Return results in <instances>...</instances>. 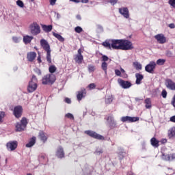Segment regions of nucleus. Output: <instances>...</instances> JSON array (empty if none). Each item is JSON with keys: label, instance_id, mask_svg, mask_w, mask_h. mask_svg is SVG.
<instances>
[{"label": "nucleus", "instance_id": "1", "mask_svg": "<svg viewBox=\"0 0 175 175\" xmlns=\"http://www.w3.org/2000/svg\"><path fill=\"white\" fill-rule=\"evenodd\" d=\"M122 39L108 40L103 42V46L109 50H121Z\"/></svg>", "mask_w": 175, "mask_h": 175}, {"label": "nucleus", "instance_id": "2", "mask_svg": "<svg viewBox=\"0 0 175 175\" xmlns=\"http://www.w3.org/2000/svg\"><path fill=\"white\" fill-rule=\"evenodd\" d=\"M40 43L41 47L46 53V59L48 64H51V49L50 48V44L44 39H41Z\"/></svg>", "mask_w": 175, "mask_h": 175}, {"label": "nucleus", "instance_id": "3", "mask_svg": "<svg viewBox=\"0 0 175 175\" xmlns=\"http://www.w3.org/2000/svg\"><path fill=\"white\" fill-rule=\"evenodd\" d=\"M38 89V79L36 76L33 75L31 80L29 82V85L27 86L28 92H34Z\"/></svg>", "mask_w": 175, "mask_h": 175}, {"label": "nucleus", "instance_id": "4", "mask_svg": "<svg viewBox=\"0 0 175 175\" xmlns=\"http://www.w3.org/2000/svg\"><path fill=\"white\" fill-rule=\"evenodd\" d=\"M28 124V121L26 118H23L21 122H17L16 124V132H23L27 128V125Z\"/></svg>", "mask_w": 175, "mask_h": 175}, {"label": "nucleus", "instance_id": "5", "mask_svg": "<svg viewBox=\"0 0 175 175\" xmlns=\"http://www.w3.org/2000/svg\"><path fill=\"white\" fill-rule=\"evenodd\" d=\"M29 29L31 35L33 36H36V35L40 33V26L36 22H33L30 25Z\"/></svg>", "mask_w": 175, "mask_h": 175}, {"label": "nucleus", "instance_id": "6", "mask_svg": "<svg viewBox=\"0 0 175 175\" xmlns=\"http://www.w3.org/2000/svg\"><path fill=\"white\" fill-rule=\"evenodd\" d=\"M121 50H133V44L129 40L122 39Z\"/></svg>", "mask_w": 175, "mask_h": 175}, {"label": "nucleus", "instance_id": "7", "mask_svg": "<svg viewBox=\"0 0 175 175\" xmlns=\"http://www.w3.org/2000/svg\"><path fill=\"white\" fill-rule=\"evenodd\" d=\"M55 81V75L51 74L46 75L42 78V84L44 85L47 84H53Z\"/></svg>", "mask_w": 175, "mask_h": 175}, {"label": "nucleus", "instance_id": "8", "mask_svg": "<svg viewBox=\"0 0 175 175\" xmlns=\"http://www.w3.org/2000/svg\"><path fill=\"white\" fill-rule=\"evenodd\" d=\"M85 133L93 139H96L97 140H105V137H103V135H100L95 131L88 130L85 131Z\"/></svg>", "mask_w": 175, "mask_h": 175}, {"label": "nucleus", "instance_id": "9", "mask_svg": "<svg viewBox=\"0 0 175 175\" xmlns=\"http://www.w3.org/2000/svg\"><path fill=\"white\" fill-rule=\"evenodd\" d=\"M118 83L122 88H124V90H128V88H131V86L132 85V83H131V81H124L121 78L118 79Z\"/></svg>", "mask_w": 175, "mask_h": 175}, {"label": "nucleus", "instance_id": "10", "mask_svg": "<svg viewBox=\"0 0 175 175\" xmlns=\"http://www.w3.org/2000/svg\"><path fill=\"white\" fill-rule=\"evenodd\" d=\"M157 67V63L155 62H150V63L145 66V70L148 73H154L155 68Z\"/></svg>", "mask_w": 175, "mask_h": 175}, {"label": "nucleus", "instance_id": "11", "mask_svg": "<svg viewBox=\"0 0 175 175\" xmlns=\"http://www.w3.org/2000/svg\"><path fill=\"white\" fill-rule=\"evenodd\" d=\"M13 114L16 118H20L23 116V107L18 105L14 108Z\"/></svg>", "mask_w": 175, "mask_h": 175}, {"label": "nucleus", "instance_id": "12", "mask_svg": "<svg viewBox=\"0 0 175 175\" xmlns=\"http://www.w3.org/2000/svg\"><path fill=\"white\" fill-rule=\"evenodd\" d=\"M17 146H18L17 141H10L6 144L8 151H14L17 148Z\"/></svg>", "mask_w": 175, "mask_h": 175}, {"label": "nucleus", "instance_id": "13", "mask_svg": "<svg viewBox=\"0 0 175 175\" xmlns=\"http://www.w3.org/2000/svg\"><path fill=\"white\" fill-rule=\"evenodd\" d=\"M139 117L123 116L121 118L122 122H136L139 121Z\"/></svg>", "mask_w": 175, "mask_h": 175}, {"label": "nucleus", "instance_id": "14", "mask_svg": "<svg viewBox=\"0 0 175 175\" xmlns=\"http://www.w3.org/2000/svg\"><path fill=\"white\" fill-rule=\"evenodd\" d=\"M165 86L168 90H171V91H175V83L170 79H167L165 80Z\"/></svg>", "mask_w": 175, "mask_h": 175}, {"label": "nucleus", "instance_id": "15", "mask_svg": "<svg viewBox=\"0 0 175 175\" xmlns=\"http://www.w3.org/2000/svg\"><path fill=\"white\" fill-rule=\"evenodd\" d=\"M154 39H156L160 44H163L166 42V37H165V35L162 33L154 36Z\"/></svg>", "mask_w": 175, "mask_h": 175}, {"label": "nucleus", "instance_id": "16", "mask_svg": "<svg viewBox=\"0 0 175 175\" xmlns=\"http://www.w3.org/2000/svg\"><path fill=\"white\" fill-rule=\"evenodd\" d=\"M119 13L124 17V18H129V10L128 8L124 7L119 8Z\"/></svg>", "mask_w": 175, "mask_h": 175}, {"label": "nucleus", "instance_id": "17", "mask_svg": "<svg viewBox=\"0 0 175 175\" xmlns=\"http://www.w3.org/2000/svg\"><path fill=\"white\" fill-rule=\"evenodd\" d=\"M86 94H87V90H85V88H81V90L78 92V94L77 95V100L80 102V100H81V99H83V98L85 96Z\"/></svg>", "mask_w": 175, "mask_h": 175}, {"label": "nucleus", "instance_id": "18", "mask_svg": "<svg viewBox=\"0 0 175 175\" xmlns=\"http://www.w3.org/2000/svg\"><path fill=\"white\" fill-rule=\"evenodd\" d=\"M56 157L62 159V158H65V152H64V148L62 146H59L56 151Z\"/></svg>", "mask_w": 175, "mask_h": 175}, {"label": "nucleus", "instance_id": "19", "mask_svg": "<svg viewBox=\"0 0 175 175\" xmlns=\"http://www.w3.org/2000/svg\"><path fill=\"white\" fill-rule=\"evenodd\" d=\"M161 159L163 161H173V159H175V154H164V153H163L161 155Z\"/></svg>", "mask_w": 175, "mask_h": 175}, {"label": "nucleus", "instance_id": "20", "mask_svg": "<svg viewBox=\"0 0 175 175\" xmlns=\"http://www.w3.org/2000/svg\"><path fill=\"white\" fill-rule=\"evenodd\" d=\"M36 58V52L27 53V59L29 62H33Z\"/></svg>", "mask_w": 175, "mask_h": 175}, {"label": "nucleus", "instance_id": "21", "mask_svg": "<svg viewBox=\"0 0 175 175\" xmlns=\"http://www.w3.org/2000/svg\"><path fill=\"white\" fill-rule=\"evenodd\" d=\"M135 78H136L135 84H137V85L142 84V81L143 80V79H144V75L140 73H136Z\"/></svg>", "mask_w": 175, "mask_h": 175}, {"label": "nucleus", "instance_id": "22", "mask_svg": "<svg viewBox=\"0 0 175 175\" xmlns=\"http://www.w3.org/2000/svg\"><path fill=\"white\" fill-rule=\"evenodd\" d=\"M36 143V137H32L29 141V143L26 144V147L27 148H29L31 147H33V146H35V144Z\"/></svg>", "mask_w": 175, "mask_h": 175}, {"label": "nucleus", "instance_id": "23", "mask_svg": "<svg viewBox=\"0 0 175 175\" xmlns=\"http://www.w3.org/2000/svg\"><path fill=\"white\" fill-rule=\"evenodd\" d=\"M33 39V36H23V42L25 44H28V43H31Z\"/></svg>", "mask_w": 175, "mask_h": 175}, {"label": "nucleus", "instance_id": "24", "mask_svg": "<svg viewBox=\"0 0 175 175\" xmlns=\"http://www.w3.org/2000/svg\"><path fill=\"white\" fill-rule=\"evenodd\" d=\"M150 144L152 146V147L158 148L159 147V141H158L157 138L152 137L150 139Z\"/></svg>", "mask_w": 175, "mask_h": 175}, {"label": "nucleus", "instance_id": "25", "mask_svg": "<svg viewBox=\"0 0 175 175\" xmlns=\"http://www.w3.org/2000/svg\"><path fill=\"white\" fill-rule=\"evenodd\" d=\"M167 135L169 139H172V137H175V127H172L168 130Z\"/></svg>", "mask_w": 175, "mask_h": 175}, {"label": "nucleus", "instance_id": "26", "mask_svg": "<svg viewBox=\"0 0 175 175\" xmlns=\"http://www.w3.org/2000/svg\"><path fill=\"white\" fill-rule=\"evenodd\" d=\"M42 28L44 32H51L53 31V25H42Z\"/></svg>", "mask_w": 175, "mask_h": 175}, {"label": "nucleus", "instance_id": "27", "mask_svg": "<svg viewBox=\"0 0 175 175\" xmlns=\"http://www.w3.org/2000/svg\"><path fill=\"white\" fill-rule=\"evenodd\" d=\"M115 75L116 76H118L119 77H122V79H126L128 78V75L127 74H124L122 75L121 73V70H118V69H116L115 70Z\"/></svg>", "mask_w": 175, "mask_h": 175}, {"label": "nucleus", "instance_id": "28", "mask_svg": "<svg viewBox=\"0 0 175 175\" xmlns=\"http://www.w3.org/2000/svg\"><path fill=\"white\" fill-rule=\"evenodd\" d=\"M75 62H77V64H82L83 61H84V57H83V55H77L75 58Z\"/></svg>", "mask_w": 175, "mask_h": 175}, {"label": "nucleus", "instance_id": "29", "mask_svg": "<svg viewBox=\"0 0 175 175\" xmlns=\"http://www.w3.org/2000/svg\"><path fill=\"white\" fill-rule=\"evenodd\" d=\"M133 66L136 69V70H142V69H143L142 64L138 62H134L133 63Z\"/></svg>", "mask_w": 175, "mask_h": 175}, {"label": "nucleus", "instance_id": "30", "mask_svg": "<svg viewBox=\"0 0 175 175\" xmlns=\"http://www.w3.org/2000/svg\"><path fill=\"white\" fill-rule=\"evenodd\" d=\"M53 36L56 38L59 42H65V38L61 36V34L57 33L55 32H53Z\"/></svg>", "mask_w": 175, "mask_h": 175}, {"label": "nucleus", "instance_id": "31", "mask_svg": "<svg viewBox=\"0 0 175 175\" xmlns=\"http://www.w3.org/2000/svg\"><path fill=\"white\" fill-rule=\"evenodd\" d=\"M144 102L146 104V105H145L146 109H151V107L152 106L151 105V98H148L145 99Z\"/></svg>", "mask_w": 175, "mask_h": 175}, {"label": "nucleus", "instance_id": "32", "mask_svg": "<svg viewBox=\"0 0 175 175\" xmlns=\"http://www.w3.org/2000/svg\"><path fill=\"white\" fill-rule=\"evenodd\" d=\"M39 137L40 138V139L44 142V143L45 142H47V137L44 135V132L43 131H40L39 133Z\"/></svg>", "mask_w": 175, "mask_h": 175}, {"label": "nucleus", "instance_id": "33", "mask_svg": "<svg viewBox=\"0 0 175 175\" xmlns=\"http://www.w3.org/2000/svg\"><path fill=\"white\" fill-rule=\"evenodd\" d=\"M101 68L104 70L105 75H107V63H106V62L102 63Z\"/></svg>", "mask_w": 175, "mask_h": 175}, {"label": "nucleus", "instance_id": "34", "mask_svg": "<svg viewBox=\"0 0 175 175\" xmlns=\"http://www.w3.org/2000/svg\"><path fill=\"white\" fill-rule=\"evenodd\" d=\"M49 70L50 73H55V72L57 70V67H55V66H54V65H51L49 67Z\"/></svg>", "mask_w": 175, "mask_h": 175}, {"label": "nucleus", "instance_id": "35", "mask_svg": "<svg viewBox=\"0 0 175 175\" xmlns=\"http://www.w3.org/2000/svg\"><path fill=\"white\" fill-rule=\"evenodd\" d=\"M6 116V113L5 111H0V122H3V119Z\"/></svg>", "mask_w": 175, "mask_h": 175}, {"label": "nucleus", "instance_id": "36", "mask_svg": "<svg viewBox=\"0 0 175 175\" xmlns=\"http://www.w3.org/2000/svg\"><path fill=\"white\" fill-rule=\"evenodd\" d=\"M165 62H166V60L165 59H159L157 61V65H165Z\"/></svg>", "mask_w": 175, "mask_h": 175}, {"label": "nucleus", "instance_id": "37", "mask_svg": "<svg viewBox=\"0 0 175 175\" xmlns=\"http://www.w3.org/2000/svg\"><path fill=\"white\" fill-rule=\"evenodd\" d=\"M88 69L90 72H95V66L90 64L88 66Z\"/></svg>", "mask_w": 175, "mask_h": 175}, {"label": "nucleus", "instance_id": "38", "mask_svg": "<svg viewBox=\"0 0 175 175\" xmlns=\"http://www.w3.org/2000/svg\"><path fill=\"white\" fill-rule=\"evenodd\" d=\"M75 32H77V33H81V31H83V28H81V27L80 26H78L75 28Z\"/></svg>", "mask_w": 175, "mask_h": 175}, {"label": "nucleus", "instance_id": "39", "mask_svg": "<svg viewBox=\"0 0 175 175\" xmlns=\"http://www.w3.org/2000/svg\"><path fill=\"white\" fill-rule=\"evenodd\" d=\"M16 5L19 6V8H24V3L21 0H18L16 1Z\"/></svg>", "mask_w": 175, "mask_h": 175}, {"label": "nucleus", "instance_id": "40", "mask_svg": "<svg viewBox=\"0 0 175 175\" xmlns=\"http://www.w3.org/2000/svg\"><path fill=\"white\" fill-rule=\"evenodd\" d=\"M107 121L110 122L111 124H114V118L113 116H108L107 118Z\"/></svg>", "mask_w": 175, "mask_h": 175}, {"label": "nucleus", "instance_id": "41", "mask_svg": "<svg viewBox=\"0 0 175 175\" xmlns=\"http://www.w3.org/2000/svg\"><path fill=\"white\" fill-rule=\"evenodd\" d=\"M165 55L168 57V58H172V57H173V52L170 51H167Z\"/></svg>", "mask_w": 175, "mask_h": 175}, {"label": "nucleus", "instance_id": "42", "mask_svg": "<svg viewBox=\"0 0 175 175\" xmlns=\"http://www.w3.org/2000/svg\"><path fill=\"white\" fill-rule=\"evenodd\" d=\"M66 117L70 120H75V116H73V115L70 113H66Z\"/></svg>", "mask_w": 175, "mask_h": 175}, {"label": "nucleus", "instance_id": "43", "mask_svg": "<svg viewBox=\"0 0 175 175\" xmlns=\"http://www.w3.org/2000/svg\"><path fill=\"white\" fill-rule=\"evenodd\" d=\"M12 40L14 43H19L20 42V38L14 36L12 37Z\"/></svg>", "mask_w": 175, "mask_h": 175}, {"label": "nucleus", "instance_id": "44", "mask_svg": "<svg viewBox=\"0 0 175 175\" xmlns=\"http://www.w3.org/2000/svg\"><path fill=\"white\" fill-rule=\"evenodd\" d=\"M161 96L163 97V98H166V96H167V92H166V90H163V91H162V92H161Z\"/></svg>", "mask_w": 175, "mask_h": 175}, {"label": "nucleus", "instance_id": "45", "mask_svg": "<svg viewBox=\"0 0 175 175\" xmlns=\"http://www.w3.org/2000/svg\"><path fill=\"white\" fill-rule=\"evenodd\" d=\"M96 87V85H95V83H90L88 85V88H90V90H94Z\"/></svg>", "mask_w": 175, "mask_h": 175}, {"label": "nucleus", "instance_id": "46", "mask_svg": "<svg viewBox=\"0 0 175 175\" xmlns=\"http://www.w3.org/2000/svg\"><path fill=\"white\" fill-rule=\"evenodd\" d=\"M109 3H111V5L114 6V5H116L117 2H118V0H109Z\"/></svg>", "mask_w": 175, "mask_h": 175}, {"label": "nucleus", "instance_id": "47", "mask_svg": "<svg viewBox=\"0 0 175 175\" xmlns=\"http://www.w3.org/2000/svg\"><path fill=\"white\" fill-rule=\"evenodd\" d=\"M169 3L171 6L175 8V0H170Z\"/></svg>", "mask_w": 175, "mask_h": 175}, {"label": "nucleus", "instance_id": "48", "mask_svg": "<svg viewBox=\"0 0 175 175\" xmlns=\"http://www.w3.org/2000/svg\"><path fill=\"white\" fill-rule=\"evenodd\" d=\"M102 59L104 62H106V61H109V57L105 55L102 56Z\"/></svg>", "mask_w": 175, "mask_h": 175}, {"label": "nucleus", "instance_id": "49", "mask_svg": "<svg viewBox=\"0 0 175 175\" xmlns=\"http://www.w3.org/2000/svg\"><path fill=\"white\" fill-rule=\"evenodd\" d=\"M171 105H172V106H173L174 107H175V94H174V96L173 98H172V101H171Z\"/></svg>", "mask_w": 175, "mask_h": 175}, {"label": "nucleus", "instance_id": "50", "mask_svg": "<svg viewBox=\"0 0 175 175\" xmlns=\"http://www.w3.org/2000/svg\"><path fill=\"white\" fill-rule=\"evenodd\" d=\"M64 102H66V103H68V104L72 103V100L69 98H66L64 100Z\"/></svg>", "mask_w": 175, "mask_h": 175}, {"label": "nucleus", "instance_id": "51", "mask_svg": "<svg viewBox=\"0 0 175 175\" xmlns=\"http://www.w3.org/2000/svg\"><path fill=\"white\" fill-rule=\"evenodd\" d=\"M49 2L51 6H54V5H55V3L57 2V0H49Z\"/></svg>", "mask_w": 175, "mask_h": 175}, {"label": "nucleus", "instance_id": "52", "mask_svg": "<svg viewBox=\"0 0 175 175\" xmlns=\"http://www.w3.org/2000/svg\"><path fill=\"white\" fill-rule=\"evenodd\" d=\"M169 28H171V29H174L175 28V25L174 23H171L168 25Z\"/></svg>", "mask_w": 175, "mask_h": 175}, {"label": "nucleus", "instance_id": "53", "mask_svg": "<svg viewBox=\"0 0 175 175\" xmlns=\"http://www.w3.org/2000/svg\"><path fill=\"white\" fill-rule=\"evenodd\" d=\"M96 154H103V150L100 149L96 151Z\"/></svg>", "mask_w": 175, "mask_h": 175}, {"label": "nucleus", "instance_id": "54", "mask_svg": "<svg viewBox=\"0 0 175 175\" xmlns=\"http://www.w3.org/2000/svg\"><path fill=\"white\" fill-rule=\"evenodd\" d=\"M120 158H124V152H120L118 153Z\"/></svg>", "mask_w": 175, "mask_h": 175}, {"label": "nucleus", "instance_id": "55", "mask_svg": "<svg viewBox=\"0 0 175 175\" xmlns=\"http://www.w3.org/2000/svg\"><path fill=\"white\" fill-rule=\"evenodd\" d=\"M40 159H46V154H41L40 156Z\"/></svg>", "mask_w": 175, "mask_h": 175}, {"label": "nucleus", "instance_id": "56", "mask_svg": "<svg viewBox=\"0 0 175 175\" xmlns=\"http://www.w3.org/2000/svg\"><path fill=\"white\" fill-rule=\"evenodd\" d=\"M120 72L122 73V75H126L125 72V70H124V68H120Z\"/></svg>", "mask_w": 175, "mask_h": 175}, {"label": "nucleus", "instance_id": "57", "mask_svg": "<svg viewBox=\"0 0 175 175\" xmlns=\"http://www.w3.org/2000/svg\"><path fill=\"white\" fill-rule=\"evenodd\" d=\"M172 122H175V116L170 118V120Z\"/></svg>", "mask_w": 175, "mask_h": 175}, {"label": "nucleus", "instance_id": "58", "mask_svg": "<svg viewBox=\"0 0 175 175\" xmlns=\"http://www.w3.org/2000/svg\"><path fill=\"white\" fill-rule=\"evenodd\" d=\"M71 2H75V3H79L80 0H70Z\"/></svg>", "mask_w": 175, "mask_h": 175}, {"label": "nucleus", "instance_id": "59", "mask_svg": "<svg viewBox=\"0 0 175 175\" xmlns=\"http://www.w3.org/2000/svg\"><path fill=\"white\" fill-rule=\"evenodd\" d=\"M76 18L77 20H81V16L80 14L77 15Z\"/></svg>", "mask_w": 175, "mask_h": 175}, {"label": "nucleus", "instance_id": "60", "mask_svg": "<svg viewBox=\"0 0 175 175\" xmlns=\"http://www.w3.org/2000/svg\"><path fill=\"white\" fill-rule=\"evenodd\" d=\"M82 3H88V0H81Z\"/></svg>", "mask_w": 175, "mask_h": 175}, {"label": "nucleus", "instance_id": "61", "mask_svg": "<svg viewBox=\"0 0 175 175\" xmlns=\"http://www.w3.org/2000/svg\"><path fill=\"white\" fill-rule=\"evenodd\" d=\"M77 55H81V49H79L78 50V54H77Z\"/></svg>", "mask_w": 175, "mask_h": 175}, {"label": "nucleus", "instance_id": "62", "mask_svg": "<svg viewBox=\"0 0 175 175\" xmlns=\"http://www.w3.org/2000/svg\"><path fill=\"white\" fill-rule=\"evenodd\" d=\"M136 102H140V100H143V98H135Z\"/></svg>", "mask_w": 175, "mask_h": 175}, {"label": "nucleus", "instance_id": "63", "mask_svg": "<svg viewBox=\"0 0 175 175\" xmlns=\"http://www.w3.org/2000/svg\"><path fill=\"white\" fill-rule=\"evenodd\" d=\"M161 142H163V143H167V139H163L161 140Z\"/></svg>", "mask_w": 175, "mask_h": 175}, {"label": "nucleus", "instance_id": "64", "mask_svg": "<svg viewBox=\"0 0 175 175\" xmlns=\"http://www.w3.org/2000/svg\"><path fill=\"white\" fill-rule=\"evenodd\" d=\"M38 61L39 64H40V62H42V59H40V57H38Z\"/></svg>", "mask_w": 175, "mask_h": 175}]
</instances>
